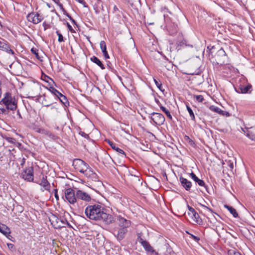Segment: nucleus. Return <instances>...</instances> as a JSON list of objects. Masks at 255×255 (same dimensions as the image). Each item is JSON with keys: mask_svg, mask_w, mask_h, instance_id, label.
I'll use <instances>...</instances> for the list:
<instances>
[{"mask_svg": "<svg viewBox=\"0 0 255 255\" xmlns=\"http://www.w3.org/2000/svg\"><path fill=\"white\" fill-rule=\"evenodd\" d=\"M85 213L91 220H101L107 224H111L113 221L112 216L105 213L104 208L99 204L88 206L85 209Z\"/></svg>", "mask_w": 255, "mask_h": 255, "instance_id": "nucleus-1", "label": "nucleus"}, {"mask_svg": "<svg viewBox=\"0 0 255 255\" xmlns=\"http://www.w3.org/2000/svg\"><path fill=\"white\" fill-rule=\"evenodd\" d=\"M84 175L88 178L89 182H91L93 189H100L103 186V183L99 179V176L93 171L91 168L90 167L87 170Z\"/></svg>", "mask_w": 255, "mask_h": 255, "instance_id": "nucleus-2", "label": "nucleus"}, {"mask_svg": "<svg viewBox=\"0 0 255 255\" xmlns=\"http://www.w3.org/2000/svg\"><path fill=\"white\" fill-rule=\"evenodd\" d=\"M2 103L8 110L13 111L17 108V102L14 97L11 96L9 92H6L4 94V97L1 100L0 104Z\"/></svg>", "mask_w": 255, "mask_h": 255, "instance_id": "nucleus-3", "label": "nucleus"}, {"mask_svg": "<svg viewBox=\"0 0 255 255\" xmlns=\"http://www.w3.org/2000/svg\"><path fill=\"white\" fill-rule=\"evenodd\" d=\"M240 80L242 83H239L237 84L236 87H235L236 91L241 94L250 93L252 88L251 84H244L247 82L244 77H242Z\"/></svg>", "mask_w": 255, "mask_h": 255, "instance_id": "nucleus-4", "label": "nucleus"}, {"mask_svg": "<svg viewBox=\"0 0 255 255\" xmlns=\"http://www.w3.org/2000/svg\"><path fill=\"white\" fill-rule=\"evenodd\" d=\"M73 166L74 168L84 174L90 167L83 160L80 159H75L73 161Z\"/></svg>", "mask_w": 255, "mask_h": 255, "instance_id": "nucleus-5", "label": "nucleus"}, {"mask_svg": "<svg viewBox=\"0 0 255 255\" xmlns=\"http://www.w3.org/2000/svg\"><path fill=\"white\" fill-rule=\"evenodd\" d=\"M64 195L67 201L71 204L74 205L77 202V197L74 190L69 188L64 191Z\"/></svg>", "mask_w": 255, "mask_h": 255, "instance_id": "nucleus-6", "label": "nucleus"}, {"mask_svg": "<svg viewBox=\"0 0 255 255\" xmlns=\"http://www.w3.org/2000/svg\"><path fill=\"white\" fill-rule=\"evenodd\" d=\"M22 178L28 181H32L33 180V168L32 166L28 167L21 173Z\"/></svg>", "mask_w": 255, "mask_h": 255, "instance_id": "nucleus-7", "label": "nucleus"}, {"mask_svg": "<svg viewBox=\"0 0 255 255\" xmlns=\"http://www.w3.org/2000/svg\"><path fill=\"white\" fill-rule=\"evenodd\" d=\"M137 241L141 244L143 248L148 253H154L155 251L153 249L152 247L150 246L148 242L145 240H143L141 238L140 234H137Z\"/></svg>", "mask_w": 255, "mask_h": 255, "instance_id": "nucleus-8", "label": "nucleus"}, {"mask_svg": "<svg viewBox=\"0 0 255 255\" xmlns=\"http://www.w3.org/2000/svg\"><path fill=\"white\" fill-rule=\"evenodd\" d=\"M151 119L157 125H162L165 122V118L163 115L157 113H153L151 114Z\"/></svg>", "mask_w": 255, "mask_h": 255, "instance_id": "nucleus-9", "label": "nucleus"}, {"mask_svg": "<svg viewBox=\"0 0 255 255\" xmlns=\"http://www.w3.org/2000/svg\"><path fill=\"white\" fill-rule=\"evenodd\" d=\"M28 21L37 24L42 20V16L37 13L31 12L27 16Z\"/></svg>", "mask_w": 255, "mask_h": 255, "instance_id": "nucleus-10", "label": "nucleus"}, {"mask_svg": "<svg viewBox=\"0 0 255 255\" xmlns=\"http://www.w3.org/2000/svg\"><path fill=\"white\" fill-rule=\"evenodd\" d=\"M54 226L55 228L66 227V226H71L65 218L63 217L57 218L55 219V223Z\"/></svg>", "mask_w": 255, "mask_h": 255, "instance_id": "nucleus-11", "label": "nucleus"}, {"mask_svg": "<svg viewBox=\"0 0 255 255\" xmlns=\"http://www.w3.org/2000/svg\"><path fill=\"white\" fill-rule=\"evenodd\" d=\"M77 199H80L86 202H89L91 200L90 196L86 192L81 190H77L76 193Z\"/></svg>", "mask_w": 255, "mask_h": 255, "instance_id": "nucleus-12", "label": "nucleus"}, {"mask_svg": "<svg viewBox=\"0 0 255 255\" xmlns=\"http://www.w3.org/2000/svg\"><path fill=\"white\" fill-rule=\"evenodd\" d=\"M117 224L121 228H128L130 225V221L119 216L117 217Z\"/></svg>", "mask_w": 255, "mask_h": 255, "instance_id": "nucleus-13", "label": "nucleus"}, {"mask_svg": "<svg viewBox=\"0 0 255 255\" xmlns=\"http://www.w3.org/2000/svg\"><path fill=\"white\" fill-rule=\"evenodd\" d=\"M36 131L39 132V133L47 136L51 139H56L57 138V137L55 135L53 134L52 133L44 128H39L36 129Z\"/></svg>", "mask_w": 255, "mask_h": 255, "instance_id": "nucleus-14", "label": "nucleus"}, {"mask_svg": "<svg viewBox=\"0 0 255 255\" xmlns=\"http://www.w3.org/2000/svg\"><path fill=\"white\" fill-rule=\"evenodd\" d=\"M179 180L182 186L186 190L188 191L190 189L192 186V183L190 181L183 177H180Z\"/></svg>", "mask_w": 255, "mask_h": 255, "instance_id": "nucleus-15", "label": "nucleus"}, {"mask_svg": "<svg viewBox=\"0 0 255 255\" xmlns=\"http://www.w3.org/2000/svg\"><path fill=\"white\" fill-rule=\"evenodd\" d=\"M127 228H121L118 230L117 235H116L118 240L121 241L125 238V235L127 232Z\"/></svg>", "mask_w": 255, "mask_h": 255, "instance_id": "nucleus-16", "label": "nucleus"}, {"mask_svg": "<svg viewBox=\"0 0 255 255\" xmlns=\"http://www.w3.org/2000/svg\"><path fill=\"white\" fill-rule=\"evenodd\" d=\"M108 142L113 149H115L120 154H121L122 157L126 156V154L123 150L117 147L115 143L110 141L109 140H108Z\"/></svg>", "mask_w": 255, "mask_h": 255, "instance_id": "nucleus-17", "label": "nucleus"}, {"mask_svg": "<svg viewBox=\"0 0 255 255\" xmlns=\"http://www.w3.org/2000/svg\"><path fill=\"white\" fill-rule=\"evenodd\" d=\"M100 48L102 51L104 56L106 59L109 58V56L107 51L106 44L104 41L100 42Z\"/></svg>", "mask_w": 255, "mask_h": 255, "instance_id": "nucleus-18", "label": "nucleus"}, {"mask_svg": "<svg viewBox=\"0 0 255 255\" xmlns=\"http://www.w3.org/2000/svg\"><path fill=\"white\" fill-rule=\"evenodd\" d=\"M210 110L212 111H213L214 112L217 113L221 115H225V113L227 116H229V114L228 112H225L223 110H222L221 109H220L218 107H216L214 106H211L210 107Z\"/></svg>", "mask_w": 255, "mask_h": 255, "instance_id": "nucleus-19", "label": "nucleus"}, {"mask_svg": "<svg viewBox=\"0 0 255 255\" xmlns=\"http://www.w3.org/2000/svg\"><path fill=\"white\" fill-rule=\"evenodd\" d=\"M94 9L95 10V13L97 14H100L101 13V11H104L103 6L102 4H101L100 1H98L94 6Z\"/></svg>", "mask_w": 255, "mask_h": 255, "instance_id": "nucleus-20", "label": "nucleus"}, {"mask_svg": "<svg viewBox=\"0 0 255 255\" xmlns=\"http://www.w3.org/2000/svg\"><path fill=\"white\" fill-rule=\"evenodd\" d=\"M39 185L42 186L45 190H49L50 184L49 183L46 178L44 177L42 178L40 183H39Z\"/></svg>", "mask_w": 255, "mask_h": 255, "instance_id": "nucleus-21", "label": "nucleus"}, {"mask_svg": "<svg viewBox=\"0 0 255 255\" xmlns=\"http://www.w3.org/2000/svg\"><path fill=\"white\" fill-rule=\"evenodd\" d=\"M0 49L11 55H13L14 53V51L10 49L9 45L5 42H4L3 44L2 45V47Z\"/></svg>", "mask_w": 255, "mask_h": 255, "instance_id": "nucleus-22", "label": "nucleus"}, {"mask_svg": "<svg viewBox=\"0 0 255 255\" xmlns=\"http://www.w3.org/2000/svg\"><path fill=\"white\" fill-rule=\"evenodd\" d=\"M190 176L199 186H204V182L202 180L199 179L194 173L192 172L190 173Z\"/></svg>", "mask_w": 255, "mask_h": 255, "instance_id": "nucleus-23", "label": "nucleus"}, {"mask_svg": "<svg viewBox=\"0 0 255 255\" xmlns=\"http://www.w3.org/2000/svg\"><path fill=\"white\" fill-rule=\"evenodd\" d=\"M224 207L229 210V211L231 214H232L234 217L237 218L238 217V214L235 209L227 205H225Z\"/></svg>", "mask_w": 255, "mask_h": 255, "instance_id": "nucleus-24", "label": "nucleus"}, {"mask_svg": "<svg viewBox=\"0 0 255 255\" xmlns=\"http://www.w3.org/2000/svg\"><path fill=\"white\" fill-rule=\"evenodd\" d=\"M91 60L100 66L102 69H104L105 67L102 62L96 56H94L91 58Z\"/></svg>", "mask_w": 255, "mask_h": 255, "instance_id": "nucleus-25", "label": "nucleus"}, {"mask_svg": "<svg viewBox=\"0 0 255 255\" xmlns=\"http://www.w3.org/2000/svg\"><path fill=\"white\" fill-rule=\"evenodd\" d=\"M188 214L194 222H199V215L195 211L191 213H188Z\"/></svg>", "mask_w": 255, "mask_h": 255, "instance_id": "nucleus-26", "label": "nucleus"}, {"mask_svg": "<svg viewBox=\"0 0 255 255\" xmlns=\"http://www.w3.org/2000/svg\"><path fill=\"white\" fill-rule=\"evenodd\" d=\"M0 232L6 236L7 234H9L10 231L9 228H8L6 226L2 224L0 225Z\"/></svg>", "mask_w": 255, "mask_h": 255, "instance_id": "nucleus-27", "label": "nucleus"}, {"mask_svg": "<svg viewBox=\"0 0 255 255\" xmlns=\"http://www.w3.org/2000/svg\"><path fill=\"white\" fill-rule=\"evenodd\" d=\"M186 108H187V110L190 115V116L191 117V119L194 121H195V115H194V114L192 111V110L191 109V108L188 105H186Z\"/></svg>", "mask_w": 255, "mask_h": 255, "instance_id": "nucleus-28", "label": "nucleus"}, {"mask_svg": "<svg viewBox=\"0 0 255 255\" xmlns=\"http://www.w3.org/2000/svg\"><path fill=\"white\" fill-rule=\"evenodd\" d=\"M160 109L163 112L165 113L167 118H168L169 119H172V116L168 110H167L163 106H160Z\"/></svg>", "mask_w": 255, "mask_h": 255, "instance_id": "nucleus-29", "label": "nucleus"}, {"mask_svg": "<svg viewBox=\"0 0 255 255\" xmlns=\"http://www.w3.org/2000/svg\"><path fill=\"white\" fill-rule=\"evenodd\" d=\"M193 99L198 102H202L204 100L202 95H194Z\"/></svg>", "mask_w": 255, "mask_h": 255, "instance_id": "nucleus-30", "label": "nucleus"}, {"mask_svg": "<svg viewBox=\"0 0 255 255\" xmlns=\"http://www.w3.org/2000/svg\"><path fill=\"white\" fill-rule=\"evenodd\" d=\"M153 81L157 86V87L161 91H163L164 89H162V84L160 81H157L156 79H153Z\"/></svg>", "mask_w": 255, "mask_h": 255, "instance_id": "nucleus-31", "label": "nucleus"}, {"mask_svg": "<svg viewBox=\"0 0 255 255\" xmlns=\"http://www.w3.org/2000/svg\"><path fill=\"white\" fill-rule=\"evenodd\" d=\"M56 33L58 36V41L59 42H63L64 41V40H63V37L61 33H60L58 31H57L56 32Z\"/></svg>", "mask_w": 255, "mask_h": 255, "instance_id": "nucleus-32", "label": "nucleus"}, {"mask_svg": "<svg viewBox=\"0 0 255 255\" xmlns=\"http://www.w3.org/2000/svg\"><path fill=\"white\" fill-rule=\"evenodd\" d=\"M49 90L55 96L56 95L57 93H58V91L56 89L52 87L49 88Z\"/></svg>", "mask_w": 255, "mask_h": 255, "instance_id": "nucleus-33", "label": "nucleus"}, {"mask_svg": "<svg viewBox=\"0 0 255 255\" xmlns=\"http://www.w3.org/2000/svg\"><path fill=\"white\" fill-rule=\"evenodd\" d=\"M59 100L64 104H66L67 102L66 97L64 95Z\"/></svg>", "mask_w": 255, "mask_h": 255, "instance_id": "nucleus-34", "label": "nucleus"}, {"mask_svg": "<svg viewBox=\"0 0 255 255\" xmlns=\"http://www.w3.org/2000/svg\"><path fill=\"white\" fill-rule=\"evenodd\" d=\"M54 196L56 199L57 201L59 200V196L58 195V191L57 189H54Z\"/></svg>", "mask_w": 255, "mask_h": 255, "instance_id": "nucleus-35", "label": "nucleus"}, {"mask_svg": "<svg viewBox=\"0 0 255 255\" xmlns=\"http://www.w3.org/2000/svg\"><path fill=\"white\" fill-rule=\"evenodd\" d=\"M31 51L32 53H33L34 54H35L36 55V56L37 57V58H38V53L37 52L36 49L32 48Z\"/></svg>", "mask_w": 255, "mask_h": 255, "instance_id": "nucleus-36", "label": "nucleus"}, {"mask_svg": "<svg viewBox=\"0 0 255 255\" xmlns=\"http://www.w3.org/2000/svg\"><path fill=\"white\" fill-rule=\"evenodd\" d=\"M63 95L61 93H60L59 91H58V93H57L56 94V96L59 99L60 98H61Z\"/></svg>", "mask_w": 255, "mask_h": 255, "instance_id": "nucleus-37", "label": "nucleus"}, {"mask_svg": "<svg viewBox=\"0 0 255 255\" xmlns=\"http://www.w3.org/2000/svg\"><path fill=\"white\" fill-rule=\"evenodd\" d=\"M191 237L192 238L196 241H198L199 240V238H198L197 237H196L193 235H191Z\"/></svg>", "mask_w": 255, "mask_h": 255, "instance_id": "nucleus-38", "label": "nucleus"}, {"mask_svg": "<svg viewBox=\"0 0 255 255\" xmlns=\"http://www.w3.org/2000/svg\"><path fill=\"white\" fill-rule=\"evenodd\" d=\"M67 26L70 31H72V30H73L72 27L69 23H67Z\"/></svg>", "mask_w": 255, "mask_h": 255, "instance_id": "nucleus-39", "label": "nucleus"}, {"mask_svg": "<svg viewBox=\"0 0 255 255\" xmlns=\"http://www.w3.org/2000/svg\"><path fill=\"white\" fill-rule=\"evenodd\" d=\"M188 209L189 211V213H191L195 211L193 208L190 206H188Z\"/></svg>", "mask_w": 255, "mask_h": 255, "instance_id": "nucleus-40", "label": "nucleus"}, {"mask_svg": "<svg viewBox=\"0 0 255 255\" xmlns=\"http://www.w3.org/2000/svg\"><path fill=\"white\" fill-rule=\"evenodd\" d=\"M203 207H204V208H205L207 211H209V212H212V210H211L210 208H208V207H206V206H203Z\"/></svg>", "mask_w": 255, "mask_h": 255, "instance_id": "nucleus-41", "label": "nucleus"}, {"mask_svg": "<svg viewBox=\"0 0 255 255\" xmlns=\"http://www.w3.org/2000/svg\"><path fill=\"white\" fill-rule=\"evenodd\" d=\"M67 15L73 23H75V21L69 14H67Z\"/></svg>", "mask_w": 255, "mask_h": 255, "instance_id": "nucleus-42", "label": "nucleus"}, {"mask_svg": "<svg viewBox=\"0 0 255 255\" xmlns=\"http://www.w3.org/2000/svg\"><path fill=\"white\" fill-rule=\"evenodd\" d=\"M67 15L73 23H75V21L69 14H67Z\"/></svg>", "mask_w": 255, "mask_h": 255, "instance_id": "nucleus-43", "label": "nucleus"}, {"mask_svg": "<svg viewBox=\"0 0 255 255\" xmlns=\"http://www.w3.org/2000/svg\"><path fill=\"white\" fill-rule=\"evenodd\" d=\"M6 108H0V110L3 113H4L6 112Z\"/></svg>", "mask_w": 255, "mask_h": 255, "instance_id": "nucleus-44", "label": "nucleus"}, {"mask_svg": "<svg viewBox=\"0 0 255 255\" xmlns=\"http://www.w3.org/2000/svg\"><path fill=\"white\" fill-rule=\"evenodd\" d=\"M7 246L8 247V248L10 249V248H12L13 247V245L11 244H7Z\"/></svg>", "mask_w": 255, "mask_h": 255, "instance_id": "nucleus-45", "label": "nucleus"}, {"mask_svg": "<svg viewBox=\"0 0 255 255\" xmlns=\"http://www.w3.org/2000/svg\"><path fill=\"white\" fill-rule=\"evenodd\" d=\"M78 1L80 3H82V4H84L85 3V2H84L83 0H78Z\"/></svg>", "mask_w": 255, "mask_h": 255, "instance_id": "nucleus-46", "label": "nucleus"}, {"mask_svg": "<svg viewBox=\"0 0 255 255\" xmlns=\"http://www.w3.org/2000/svg\"><path fill=\"white\" fill-rule=\"evenodd\" d=\"M4 41H0V49H1L2 47V45L3 44Z\"/></svg>", "mask_w": 255, "mask_h": 255, "instance_id": "nucleus-47", "label": "nucleus"}, {"mask_svg": "<svg viewBox=\"0 0 255 255\" xmlns=\"http://www.w3.org/2000/svg\"><path fill=\"white\" fill-rule=\"evenodd\" d=\"M114 10L115 11H116L118 10V7L116 6H114Z\"/></svg>", "mask_w": 255, "mask_h": 255, "instance_id": "nucleus-48", "label": "nucleus"}, {"mask_svg": "<svg viewBox=\"0 0 255 255\" xmlns=\"http://www.w3.org/2000/svg\"><path fill=\"white\" fill-rule=\"evenodd\" d=\"M230 167L231 168H233V167H234L233 164V163H231V164H230Z\"/></svg>", "mask_w": 255, "mask_h": 255, "instance_id": "nucleus-49", "label": "nucleus"}, {"mask_svg": "<svg viewBox=\"0 0 255 255\" xmlns=\"http://www.w3.org/2000/svg\"><path fill=\"white\" fill-rule=\"evenodd\" d=\"M24 163V158H23V161H22V163L21 164V165H23Z\"/></svg>", "mask_w": 255, "mask_h": 255, "instance_id": "nucleus-50", "label": "nucleus"}, {"mask_svg": "<svg viewBox=\"0 0 255 255\" xmlns=\"http://www.w3.org/2000/svg\"><path fill=\"white\" fill-rule=\"evenodd\" d=\"M232 252H234V251H229V254H230V255H231V254H232Z\"/></svg>", "mask_w": 255, "mask_h": 255, "instance_id": "nucleus-51", "label": "nucleus"}, {"mask_svg": "<svg viewBox=\"0 0 255 255\" xmlns=\"http://www.w3.org/2000/svg\"><path fill=\"white\" fill-rule=\"evenodd\" d=\"M1 27H2V25H1V23H0V29H1Z\"/></svg>", "mask_w": 255, "mask_h": 255, "instance_id": "nucleus-52", "label": "nucleus"}, {"mask_svg": "<svg viewBox=\"0 0 255 255\" xmlns=\"http://www.w3.org/2000/svg\"><path fill=\"white\" fill-rule=\"evenodd\" d=\"M155 101H156V102H158V100H155Z\"/></svg>", "mask_w": 255, "mask_h": 255, "instance_id": "nucleus-53", "label": "nucleus"}, {"mask_svg": "<svg viewBox=\"0 0 255 255\" xmlns=\"http://www.w3.org/2000/svg\"><path fill=\"white\" fill-rule=\"evenodd\" d=\"M98 0V1H100V0Z\"/></svg>", "mask_w": 255, "mask_h": 255, "instance_id": "nucleus-54", "label": "nucleus"}]
</instances>
